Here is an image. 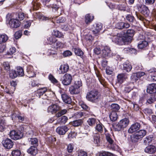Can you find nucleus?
Returning a JSON list of instances; mask_svg holds the SVG:
<instances>
[{
    "mask_svg": "<svg viewBox=\"0 0 156 156\" xmlns=\"http://www.w3.org/2000/svg\"><path fill=\"white\" fill-rule=\"evenodd\" d=\"M79 105L85 111L88 112L90 110V107L83 101H80L79 103Z\"/></svg>",
    "mask_w": 156,
    "mask_h": 156,
    "instance_id": "nucleus-46",
    "label": "nucleus"
},
{
    "mask_svg": "<svg viewBox=\"0 0 156 156\" xmlns=\"http://www.w3.org/2000/svg\"><path fill=\"white\" fill-rule=\"evenodd\" d=\"M2 143L5 149H9L11 148L14 145L13 142L12 140L8 138L4 139L2 141Z\"/></svg>",
    "mask_w": 156,
    "mask_h": 156,
    "instance_id": "nucleus-13",
    "label": "nucleus"
},
{
    "mask_svg": "<svg viewBox=\"0 0 156 156\" xmlns=\"http://www.w3.org/2000/svg\"><path fill=\"white\" fill-rule=\"evenodd\" d=\"M153 136L152 135H150L146 137L144 139V144L145 145L149 144L151 143Z\"/></svg>",
    "mask_w": 156,
    "mask_h": 156,
    "instance_id": "nucleus-42",
    "label": "nucleus"
},
{
    "mask_svg": "<svg viewBox=\"0 0 156 156\" xmlns=\"http://www.w3.org/2000/svg\"><path fill=\"white\" fill-rule=\"evenodd\" d=\"M145 152L149 154L154 153L156 151V148L154 145H150L144 149Z\"/></svg>",
    "mask_w": 156,
    "mask_h": 156,
    "instance_id": "nucleus-29",
    "label": "nucleus"
},
{
    "mask_svg": "<svg viewBox=\"0 0 156 156\" xmlns=\"http://www.w3.org/2000/svg\"><path fill=\"white\" fill-rule=\"evenodd\" d=\"M148 45V43L146 41H140L138 45V47L139 49H142L146 47Z\"/></svg>",
    "mask_w": 156,
    "mask_h": 156,
    "instance_id": "nucleus-39",
    "label": "nucleus"
},
{
    "mask_svg": "<svg viewBox=\"0 0 156 156\" xmlns=\"http://www.w3.org/2000/svg\"><path fill=\"white\" fill-rule=\"evenodd\" d=\"M29 141L33 146L37 147L38 145V140L37 138L36 137L30 138Z\"/></svg>",
    "mask_w": 156,
    "mask_h": 156,
    "instance_id": "nucleus-44",
    "label": "nucleus"
},
{
    "mask_svg": "<svg viewBox=\"0 0 156 156\" xmlns=\"http://www.w3.org/2000/svg\"><path fill=\"white\" fill-rule=\"evenodd\" d=\"M72 77L71 75L66 73L61 78L62 83L64 86L70 85L72 82Z\"/></svg>",
    "mask_w": 156,
    "mask_h": 156,
    "instance_id": "nucleus-11",
    "label": "nucleus"
},
{
    "mask_svg": "<svg viewBox=\"0 0 156 156\" xmlns=\"http://www.w3.org/2000/svg\"><path fill=\"white\" fill-rule=\"evenodd\" d=\"M27 152L32 155H36L37 152V147L31 146L27 149Z\"/></svg>",
    "mask_w": 156,
    "mask_h": 156,
    "instance_id": "nucleus-32",
    "label": "nucleus"
},
{
    "mask_svg": "<svg viewBox=\"0 0 156 156\" xmlns=\"http://www.w3.org/2000/svg\"><path fill=\"white\" fill-rule=\"evenodd\" d=\"M41 3L39 2H32V8L33 10H37L40 8Z\"/></svg>",
    "mask_w": 156,
    "mask_h": 156,
    "instance_id": "nucleus-52",
    "label": "nucleus"
},
{
    "mask_svg": "<svg viewBox=\"0 0 156 156\" xmlns=\"http://www.w3.org/2000/svg\"><path fill=\"white\" fill-rule=\"evenodd\" d=\"M111 112H116L118 111L120 108L119 105L116 104H112L111 105Z\"/></svg>",
    "mask_w": 156,
    "mask_h": 156,
    "instance_id": "nucleus-50",
    "label": "nucleus"
},
{
    "mask_svg": "<svg viewBox=\"0 0 156 156\" xmlns=\"http://www.w3.org/2000/svg\"><path fill=\"white\" fill-rule=\"evenodd\" d=\"M96 121V119L91 118L88 119L87 121V122L89 126H92L95 125Z\"/></svg>",
    "mask_w": 156,
    "mask_h": 156,
    "instance_id": "nucleus-53",
    "label": "nucleus"
},
{
    "mask_svg": "<svg viewBox=\"0 0 156 156\" xmlns=\"http://www.w3.org/2000/svg\"><path fill=\"white\" fill-rule=\"evenodd\" d=\"M69 91L71 94H76L80 93V89L72 85L69 88Z\"/></svg>",
    "mask_w": 156,
    "mask_h": 156,
    "instance_id": "nucleus-34",
    "label": "nucleus"
},
{
    "mask_svg": "<svg viewBox=\"0 0 156 156\" xmlns=\"http://www.w3.org/2000/svg\"><path fill=\"white\" fill-rule=\"evenodd\" d=\"M112 41L115 44L119 45H122L126 42H128L127 40L125 37L122 35V34H118L116 36H114L112 38Z\"/></svg>",
    "mask_w": 156,
    "mask_h": 156,
    "instance_id": "nucleus-5",
    "label": "nucleus"
},
{
    "mask_svg": "<svg viewBox=\"0 0 156 156\" xmlns=\"http://www.w3.org/2000/svg\"><path fill=\"white\" fill-rule=\"evenodd\" d=\"M96 74L101 83L103 85V78L101 75L98 72H96Z\"/></svg>",
    "mask_w": 156,
    "mask_h": 156,
    "instance_id": "nucleus-58",
    "label": "nucleus"
},
{
    "mask_svg": "<svg viewBox=\"0 0 156 156\" xmlns=\"http://www.w3.org/2000/svg\"><path fill=\"white\" fill-rule=\"evenodd\" d=\"M58 119V123L60 124H65L68 120V117L65 115L62 116Z\"/></svg>",
    "mask_w": 156,
    "mask_h": 156,
    "instance_id": "nucleus-37",
    "label": "nucleus"
},
{
    "mask_svg": "<svg viewBox=\"0 0 156 156\" xmlns=\"http://www.w3.org/2000/svg\"><path fill=\"white\" fill-rule=\"evenodd\" d=\"M25 17V15L24 13L22 12L16 13L15 14V16H14V18H16L18 20H19L20 21L23 20Z\"/></svg>",
    "mask_w": 156,
    "mask_h": 156,
    "instance_id": "nucleus-33",
    "label": "nucleus"
},
{
    "mask_svg": "<svg viewBox=\"0 0 156 156\" xmlns=\"http://www.w3.org/2000/svg\"><path fill=\"white\" fill-rule=\"evenodd\" d=\"M137 8L141 13L146 17L148 16L150 13V11L145 5L141 4H137L136 5Z\"/></svg>",
    "mask_w": 156,
    "mask_h": 156,
    "instance_id": "nucleus-8",
    "label": "nucleus"
},
{
    "mask_svg": "<svg viewBox=\"0 0 156 156\" xmlns=\"http://www.w3.org/2000/svg\"><path fill=\"white\" fill-rule=\"evenodd\" d=\"M69 129V128L66 126L63 125L57 127L56 131L59 135H65Z\"/></svg>",
    "mask_w": 156,
    "mask_h": 156,
    "instance_id": "nucleus-19",
    "label": "nucleus"
},
{
    "mask_svg": "<svg viewBox=\"0 0 156 156\" xmlns=\"http://www.w3.org/2000/svg\"><path fill=\"white\" fill-rule=\"evenodd\" d=\"M145 73L143 72H139L137 73H133L131 76V80L133 83L136 82L141 77L143 76Z\"/></svg>",
    "mask_w": 156,
    "mask_h": 156,
    "instance_id": "nucleus-15",
    "label": "nucleus"
},
{
    "mask_svg": "<svg viewBox=\"0 0 156 156\" xmlns=\"http://www.w3.org/2000/svg\"><path fill=\"white\" fill-rule=\"evenodd\" d=\"M147 91L150 94L156 93V83H152L149 84L147 87Z\"/></svg>",
    "mask_w": 156,
    "mask_h": 156,
    "instance_id": "nucleus-20",
    "label": "nucleus"
},
{
    "mask_svg": "<svg viewBox=\"0 0 156 156\" xmlns=\"http://www.w3.org/2000/svg\"><path fill=\"white\" fill-rule=\"evenodd\" d=\"M52 34L53 35L58 38H63L64 36V35L62 32L56 30H53Z\"/></svg>",
    "mask_w": 156,
    "mask_h": 156,
    "instance_id": "nucleus-43",
    "label": "nucleus"
},
{
    "mask_svg": "<svg viewBox=\"0 0 156 156\" xmlns=\"http://www.w3.org/2000/svg\"><path fill=\"white\" fill-rule=\"evenodd\" d=\"M72 50L74 52L76 55L79 56L83 60L84 59V53L80 48L73 46L72 47Z\"/></svg>",
    "mask_w": 156,
    "mask_h": 156,
    "instance_id": "nucleus-17",
    "label": "nucleus"
},
{
    "mask_svg": "<svg viewBox=\"0 0 156 156\" xmlns=\"http://www.w3.org/2000/svg\"><path fill=\"white\" fill-rule=\"evenodd\" d=\"M124 50L126 51L127 53H129L131 54L136 55L137 53L136 49L128 47L124 49Z\"/></svg>",
    "mask_w": 156,
    "mask_h": 156,
    "instance_id": "nucleus-48",
    "label": "nucleus"
},
{
    "mask_svg": "<svg viewBox=\"0 0 156 156\" xmlns=\"http://www.w3.org/2000/svg\"><path fill=\"white\" fill-rule=\"evenodd\" d=\"M122 70L125 72H130L132 67L131 63L128 61H126L123 64Z\"/></svg>",
    "mask_w": 156,
    "mask_h": 156,
    "instance_id": "nucleus-21",
    "label": "nucleus"
},
{
    "mask_svg": "<svg viewBox=\"0 0 156 156\" xmlns=\"http://www.w3.org/2000/svg\"><path fill=\"white\" fill-rule=\"evenodd\" d=\"M126 19L130 23H133L136 21V19L133 14H127L126 16Z\"/></svg>",
    "mask_w": 156,
    "mask_h": 156,
    "instance_id": "nucleus-36",
    "label": "nucleus"
},
{
    "mask_svg": "<svg viewBox=\"0 0 156 156\" xmlns=\"http://www.w3.org/2000/svg\"><path fill=\"white\" fill-rule=\"evenodd\" d=\"M67 112V110L66 109L60 110L57 112L55 115L56 117L59 118L62 116V115L66 114Z\"/></svg>",
    "mask_w": 156,
    "mask_h": 156,
    "instance_id": "nucleus-47",
    "label": "nucleus"
},
{
    "mask_svg": "<svg viewBox=\"0 0 156 156\" xmlns=\"http://www.w3.org/2000/svg\"><path fill=\"white\" fill-rule=\"evenodd\" d=\"M117 9L120 11H126L128 12H129L131 11L130 8L125 4L117 5Z\"/></svg>",
    "mask_w": 156,
    "mask_h": 156,
    "instance_id": "nucleus-28",
    "label": "nucleus"
},
{
    "mask_svg": "<svg viewBox=\"0 0 156 156\" xmlns=\"http://www.w3.org/2000/svg\"><path fill=\"white\" fill-rule=\"evenodd\" d=\"M69 69V66L68 64L66 63L60 66L59 70L60 71V74H64L66 73Z\"/></svg>",
    "mask_w": 156,
    "mask_h": 156,
    "instance_id": "nucleus-31",
    "label": "nucleus"
},
{
    "mask_svg": "<svg viewBox=\"0 0 156 156\" xmlns=\"http://www.w3.org/2000/svg\"><path fill=\"white\" fill-rule=\"evenodd\" d=\"M93 138L94 142L95 144L98 145L100 144H101L102 140L100 135H94L93 137Z\"/></svg>",
    "mask_w": 156,
    "mask_h": 156,
    "instance_id": "nucleus-45",
    "label": "nucleus"
},
{
    "mask_svg": "<svg viewBox=\"0 0 156 156\" xmlns=\"http://www.w3.org/2000/svg\"><path fill=\"white\" fill-rule=\"evenodd\" d=\"M9 77L10 78L13 79L18 76V75L17 74V72L16 70H12L9 71Z\"/></svg>",
    "mask_w": 156,
    "mask_h": 156,
    "instance_id": "nucleus-49",
    "label": "nucleus"
},
{
    "mask_svg": "<svg viewBox=\"0 0 156 156\" xmlns=\"http://www.w3.org/2000/svg\"><path fill=\"white\" fill-rule=\"evenodd\" d=\"M48 78L51 83L54 84H57L58 81L55 78L54 76L51 74H50L48 76Z\"/></svg>",
    "mask_w": 156,
    "mask_h": 156,
    "instance_id": "nucleus-55",
    "label": "nucleus"
},
{
    "mask_svg": "<svg viewBox=\"0 0 156 156\" xmlns=\"http://www.w3.org/2000/svg\"><path fill=\"white\" fill-rule=\"evenodd\" d=\"M75 87H76L78 89H80V87L82 86V81L80 80L75 82L74 84L73 85Z\"/></svg>",
    "mask_w": 156,
    "mask_h": 156,
    "instance_id": "nucleus-59",
    "label": "nucleus"
},
{
    "mask_svg": "<svg viewBox=\"0 0 156 156\" xmlns=\"http://www.w3.org/2000/svg\"><path fill=\"white\" fill-rule=\"evenodd\" d=\"M21 154V151L18 149L13 150L12 152V156H20Z\"/></svg>",
    "mask_w": 156,
    "mask_h": 156,
    "instance_id": "nucleus-62",
    "label": "nucleus"
},
{
    "mask_svg": "<svg viewBox=\"0 0 156 156\" xmlns=\"http://www.w3.org/2000/svg\"><path fill=\"white\" fill-rule=\"evenodd\" d=\"M16 71L18 77L23 76L24 75L23 69L20 66H17L16 67Z\"/></svg>",
    "mask_w": 156,
    "mask_h": 156,
    "instance_id": "nucleus-40",
    "label": "nucleus"
},
{
    "mask_svg": "<svg viewBox=\"0 0 156 156\" xmlns=\"http://www.w3.org/2000/svg\"><path fill=\"white\" fill-rule=\"evenodd\" d=\"M156 101V97L155 95L151 96L147 101V103L149 104H151L153 103Z\"/></svg>",
    "mask_w": 156,
    "mask_h": 156,
    "instance_id": "nucleus-56",
    "label": "nucleus"
},
{
    "mask_svg": "<svg viewBox=\"0 0 156 156\" xmlns=\"http://www.w3.org/2000/svg\"><path fill=\"white\" fill-rule=\"evenodd\" d=\"M59 1L54 2L53 3H51L49 5H47L46 6L48 8H51L54 10L55 11H57L59 8V5L58 3Z\"/></svg>",
    "mask_w": 156,
    "mask_h": 156,
    "instance_id": "nucleus-30",
    "label": "nucleus"
},
{
    "mask_svg": "<svg viewBox=\"0 0 156 156\" xmlns=\"http://www.w3.org/2000/svg\"><path fill=\"white\" fill-rule=\"evenodd\" d=\"M105 139L107 142L110 145L113 144L114 141L112 139V136L110 134H105Z\"/></svg>",
    "mask_w": 156,
    "mask_h": 156,
    "instance_id": "nucleus-38",
    "label": "nucleus"
},
{
    "mask_svg": "<svg viewBox=\"0 0 156 156\" xmlns=\"http://www.w3.org/2000/svg\"><path fill=\"white\" fill-rule=\"evenodd\" d=\"M3 66L5 70L8 71L10 69V66L8 62H4L3 63Z\"/></svg>",
    "mask_w": 156,
    "mask_h": 156,
    "instance_id": "nucleus-57",
    "label": "nucleus"
},
{
    "mask_svg": "<svg viewBox=\"0 0 156 156\" xmlns=\"http://www.w3.org/2000/svg\"><path fill=\"white\" fill-rule=\"evenodd\" d=\"M135 33V31L133 29H128L124 35L126 38L128 42H130L133 39V37Z\"/></svg>",
    "mask_w": 156,
    "mask_h": 156,
    "instance_id": "nucleus-12",
    "label": "nucleus"
},
{
    "mask_svg": "<svg viewBox=\"0 0 156 156\" xmlns=\"http://www.w3.org/2000/svg\"><path fill=\"white\" fill-rule=\"evenodd\" d=\"M78 154L77 156H87V153L82 150L79 151Z\"/></svg>",
    "mask_w": 156,
    "mask_h": 156,
    "instance_id": "nucleus-63",
    "label": "nucleus"
},
{
    "mask_svg": "<svg viewBox=\"0 0 156 156\" xmlns=\"http://www.w3.org/2000/svg\"><path fill=\"white\" fill-rule=\"evenodd\" d=\"M104 126L101 123L97 124L95 127V131L98 133H102L103 132Z\"/></svg>",
    "mask_w": 156,
    "mask_h": 156,
    "instance_id": "nucleus-35",
    "label": "nucleus"
},
{
    "mask_svg": "<svg viewBox=\"0 0 156 156\" xmlns=\"http://www.w3.org/2000/svg\"><path fill=\"white\" fill-rule=\"evenodd\" d=\"M47 43L51 45L52 48L56 49L63 47V43L59 41L56 37L51 36L47 38Z\"/></svg>",
    "mask_w": 156,
    "mask_h": 156,
    "instance_id": "nucleus-4",
    "label": "nucleus"
},
{
    "mask_svg": "<svg viewBox=\"0 0 156 156\" xmlns=\"http://www.w3.org/2000/svg\"><path fill=\"white\" fill-rule=\"evenodd\" d=\"M16 48L14 47H12L11 48H10L9 50L7 51L6 55H10L11 57H9V58H11L12 55L16 52Z\"/></svg>",
    "mask_w": 156,
    "mask_h": 156,
    "instance_id": "nucleus-51",
    "label": "nucleus"
},
{
    "mask_svg": "<svg viewBox=\"0 0 156 156\" xmlns=\"http://www.w3.org/2000/svg\"><path fill=\"white\" fill-rule=\"evenodd\" d=\"M144 112L147 115H150L153 113L152 110L149 108H145L143 110Z\"/></svg>",
    "mask_w": 156,
    "mask_h": 156,
    "instance_id": "nucleus-61",
    "label": "nucleus"
},
{
    "mask_svg": "<svg viewBox=\"0 0 156 156\" xmlns=\"http://www.w3.org/2000/svg\"><path fill=\"white\" fill-rule=\"evenodd\" d=\"M129 121L128 118H125L122 119L117 123L113 125V128L115 131L123 130L129 124Z\"/></svg>",
    "mask_w": 156,
    "mask_h": 156,
    "instance_id": "nucleus-2",
    "label": "nucleus"
},
{
    "mask_svg": "<svg viewBox=\"0 0 156 156\" xmlns=\"http://www.w3.org/2000/svg\"><path fill=\"white\" fill-rule=\"evenodd\" d=\"M93 26L94 27L92 28V32L94 34H98L102 29L103 25L101 23H96Z\"/></svg>",
    "mask_w": 156,
    "mask_h": 156,
    "instance_id": "nucleus-24",
    "label": "nucleus"
},
{
    "mask_svg": "<svg viewBox=\"0 0 156 156\" xmlns=\"http://www.w3.org/2000/svg\"><path fill=\"white\" fill-rule=\"evenodd\" d=\"M37 14V16L39 19L41 20H42L46 21L48 19V18L44 16L43 15H41L40 13H36Z\"/></svg>",
    "mask_w": 156,
    "mask_h": 156,
    "instance_id": "nucleus-60",
    "label": "nucleus"
},
{
    "mask_svg": "<svg viewBox=\"0 0 156 156\" xmlns=\"http://www.w3.org/2000/svg\"><path fill=\"white\" fill-rule=\"evenodd\" d=\"M130 24L127 22H120L116 23L115 27L119 29L128 28L130 27Z\"/></svg>",
    "mask_w": 156,
    "mask_h": 156,
    "instance_id": "nucleus-23",
    "label": "nucleus"
},
{
    "mask_svg": "<svg viewBox=\"0 0 156 156\" xmlns=\"http://www.w3.org/2000/svg\"><path fill=\"white\" fill-rule=\"evenodd\" d=\"M62 101L66 104H70L72 101L71 97L67 94H62L61 97Z\"/></svg>",
    "mask_w": 156,
    "mask_h": 156,
    "instance_id": "nucleus-25",
    "label": "nucleus"
},
{
    "mask_svg": "<svg viewBox=\"0 0 156 156\" xmlns=\"http://www.w3.org/2000/svg\"><path fill=\"white\" fill-rule=\"evenodd\" d=\"M141 125L140 123L136 122L132 124L128 130V132L129 133L137 132L140 129Z\"/></svg>",
    "mask_w": 156,
    "mask_h": 156,
    "instance_id": "nucleus-18",
    "label": "nucleus"
},
{
    "mask_svg": "<svg viewBox=\"0 0 156 156\" xmlns=\"http://www.w3.org/2000/svg\"><path fill=\"white\" fill-rule=\"evenodd\" d=\"M27 72L28 74L27 76L29 78L34 77L36 75L35 73L34 70L33 66H31L29 65L27 66Z\"/></svg>",
    "mask_w": 156,
    "mask_h": 156,
    "instance_id": "nucleus-26",
    "label": "nucleus"
},
{
    "mask_svg": "<svg viewBox=\"0 0 156 156\" xmlns=\"http://www.w3.org/2000/svg\"><path fill=\"white\" fill-rule=\"evenodd\" d=\"M109 118L110 120L113 122L116 121L118 118L117 113L115 112H111L109 115Z\"/></svg>",
    "mask_w": 156,
    "mask_h": 156,
    "instance_id": "nucleus-41",
    "label": "nucleus"
},
{
    "mask_svg": "<svg viewBox=\"0 0 156 156\" xmlns=\"http://www.w3.org/2000/svg\"><path fill=\"white\" fill-rule=\"evenodd\" d=\"M24 129V127L23 125L20 126L17 129L10 131L9 136L11 139L14 140L20 139L23 136Z\"/></svg>",
    "mask_w": 156,
    "mask_h": 156,
    "instance_id": "nucleus-1",
    "label": "nucleus"
},
{
    "mask_svg": "<svg viewBox=\"0 0 156 156\" xmlns=\"http://www.w3.org/2000/svg\"><path fill=\"white\" fill-rule=\"evenodd\" d=\"M94 16L88 13L85 15L84 17V20L85 23H83L81 27L83 29L87 27L90 25L94 20Z\"/></svg>",
    "mask_w": 156,
    "mask_h": 156,
    "instance_id": "nucleus-9",
    "label": "nucleus"
},
{
    "mask_svg": "<svg viewBox=\"0 0 156 156\" xmlns=\"http://www.w3.org/2000/svg\"><path fill=\"white\" fill-rule=\"evenodd\" d=\"M99 156H114L113 154L108 152L104 151L99 154Z\"/></svg>",
    "mask_w": 156,
    "mask_h": 156,
    "instance_id": "nucleus-64",
    "label": "nucleus"
},
{
    "mask_svg": "<svg viewBox=\"0 0 156 156\" xmlns=\"http://www.w3.org/2000/svg\"><path fill=\"white\" fill-rule=\"evenodd\" d=\"M47 87H43L38 89L35 91V94L39 98H41L43 99H47V96L46 94H48L47 93Z\"/></svg>",
    "mask_w": 156,
    "mask_h": 156,
    "instance_id": "nucleus-6",
    "label": "nucleus"
},
{
    "mask_svg": "<svg viewBox=\"0 0 156 156\" xmlns=\"http://www.w3.org/2000/svg\"><path fill=\"white\" fill-rule=\"evenodd\" d=\"M8 38V36L6 34L0 35V44L5 42Z\"/></svg>",
    "mask_w": 156,
    "mask_h": 156,
    "instance_id": "nucleus-54",
    "label": "nucleus"
},
{
    "mask_svg": "<svg viewBox=\"0 0 156 156\" xmlns=\"http://www.w3.org/2000/svg\"><path fill=\"white\" fill-rule=\"evenodd\" d=\"M127 78V76L125 73L119 74L117 76L118 82L122 84Z\"/></svg>",
    "mask_w": 156,
    "mask_h": 156,
    "instance_id": "nucleus-27",
    "label": "nucleus"
},
{
    "mask_svg": "<svg viewBox=\"0 0 156 156\" xmlns=\"http://www.w3.org/2000/svg\"><path fill=\"white\" fill-rule=\"evenodd\" d=\"M102 51L101 57L102 58H108L113 56V54L112 52L110 47L108 46H105L104 48L102 49Z\"/></svg>",
    "mask_w": 156,
    "mask_h": 156,
    "instance_id": "nucleus-10",
    "label": "nucleus"
},
{
    "mask_svg": "<svg viewBox=\"0 0 156 156\" xmlns=\"http://www.w3.org/2000/svg\"><path fill=\"white\" fill-rule=\"evenodd\" d=\"M100 94L99 92L95 90H91L87 93L86 96L87 99L93 103H97L99 100Z\"/></svg>",
    "mask_w": 156,
    "mask_h": 156,
    "instance_id": "nucleus-3",
    "label": "nucleus"
},
{
    "mask_svg": "<svg viewBox=\"0 0 156 156\" xmlns=\"http://www.w3.org/2000/svg\"><path fill=\"white\" fill-rule=\"evenodd\" d=\"M9 24L11 28H16L20 27L21 22L16 18L11 19Z\"/></svg>",
    "mask_w": 156,
    "mask_h": 156,
    "instance_id": "nucleus-14",
    "label": "nucleus"
},
{
    "mask_svg": "<svg viewBox=\"0 0 156 156\" xmlns=\"http://www.w3.org/2000/svg\"><path fill=\"white\" fill-rule=\"evenodd\" d=\"M61 109V107L57 104H53L49 106L47 110L48 112L51 113L52 114H56L58 111Z\"/></svg>",
    "mask_w": 156,
    "mask_h": 156,
    "instance_id": "nucleus-16",
    "label": "nucleus"
},
{
    "mask_svg": "<svg viewBox=\"0 0 156 156\" xmlns=\"http://www.w3.org/2000/svg\"><path fill=\"white\" fill-rule=\"evenodd\" d=\"M83 122V119H79L70 122V124L74 127H81Z\"/></svg>",
    "mask_w": 156,
    "mask_h": 156,
    "instance_id": "nucleus-22",
    "label": "nucleus"
},
{
    "mask_svg": "<svg viewBox=\"0 0 156 156\" xmlns=\"http://www.w3.org/2000/svg\"><path fill=\"white\" fill-rule=\"evenodd\" d=\"M147 133L146 130L145 129H141L139 130L135 133L132 138V141L135 142L137 141L138 140L142 139Z\"/></svg>",
    "mask_w": 156,
    "mask_h": 156,
    "instance_id": "nucleus-7",
    "label": "nucleus"
}]
</instances>
